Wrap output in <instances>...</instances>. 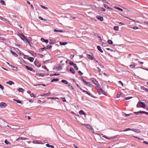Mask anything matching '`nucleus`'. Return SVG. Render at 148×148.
<instances>
[{
    "mask_svg": "<svg viewBox=\"0 0 148 148\" xmlns=\"http://www.w3.org/2000/svg\"><path fill=\"white\" fill-rule=\"evenodd\" d=\"M18 126H14V125H11L10 126V128L11 129H18Z\"/></svg>",
    "mask_w": 148,
    "mask_h": 148,
    "instance_id": "obj_11",
    "label": "nucleus"
},
{
    "mask_svg": "<svg viewBox=\"0 0 148 148\" xmlns=\"http://www.w3.org/2000/svg\"><path fill=\"white\" fill-rule=\"evenodd\" d=\"M11 53H12V55H13L14 56H15L17 57L18 56V55L15 52L12 51H10Z\"/></svg>",
    "mask_w": 148,
    "mask_h": 148,
    "instance_id": "obj_23",
    "label": "nucleus"
},
{
    "mask_svg": "<svg viewBox=\"0 0 148 148\" xmlns=\"http://www.w3.org/2000/svg\"><path fill=\"white\" fill-rule=\"evenodd\" d=\"M19 36L20 37L21 39L25 42H26L30 44V42L28 40L27 38L25 36L23 35L22 34H18Z\"/></svg>",
    "mask_w": 148,
    "mask_h": 148,
    "instance_id": "obj_1",
    "label": "nucleus"
},
{
    "mask_svg": "<svg viewBox=\"0 0 148 148\" xmlns=\"http://www.w3.org/2000/svg\"><path fill=\"white\" fill-rule=\"evenodd\" d=\"M60 99L62 100V101L63 102H66V99L64 97H60Z\"/></svg>",
    "mask_w": 148,
    "mask_h": 148,
    "instance_id": "obj_43",
    "label": "nucleus"
},
{
    "mask_svg": "<svg viewBox=\"0 0 148 148\" xmlns=\"http://www.w3.org/2000/svg\"><path fill=\"white\" fill-rule=\"evenodd\" d=\"M146 105L143 102H139L136 105V107L137 108H145Z\"/></svg>",
    "mask_w": 148,
    "mask_h": 148,
    "instance_id": "obj_3",
    "label": "nucleus"
},
{
    "mask_svg": "<svg viewBox=\"0 0 148 148\" xmlns=\"http://www.w3.org/2000/svg\"><path fill=\"white\" fill-rule=\"evenodd\" d=\"M48 99H54V97H49L47 98Z\"/></svg>",
    "mask_w": 148,
    "mask_h": 148,
    "instance_id": "obj_59",
    "label": "nucleus"
},
{
    "mask_svg": "<svg viewBox=\"0 0 148 148\" xmlns=\"http://www.w3.org/2000/svg\"><path fill=\"white\" fill-rule=\"evenodd\" d=\"M41 40L43 42L47 43L48 42V40H45L44 38H42L41 39Z\"/></svg>",
    "mask_w": 148,
    "mask_h": 148,
    "instance_id": "obj_12",
    "label": "nucleus"
},
{
    "mask_svg": "<svg viewBox=\"0 0 148 148\" xmlns=\"http://www.w3.org/2000/svg\"><path fill=\"white\" fill-rule=\"evenodd\" d=\"M46 146L47 147H50V145H50L49 144H46Z\"/></svg>",
    "mask_w": 148,
    "mask_h": 148,
    "instance_id": "obj_64",
    "label": "nucleus"
},
{
    "mask_svg": "<svg viewBox=\"0 0 148 148\" xmlns=\"http://www.w3.org/2000/svg\"><path fill=\"white\" fill-rule=\"evenodd\" d=\"M114 30L118 31L119 29V27L118 26H115L114 27Z\"/></svg>",
    "mask_w": 148,
    "mask_h": 148,
    "instance_id": "obj_31",
    "label": "nucleus"
},
{
    "mask_svg": "<svg viewBox=\"0 0 148 148\" xmlns=\"http://www.w3.org/2000/svg\"><path fill=\"white\" fill-rule=\"evenodd\" d=\"M52 47V46L51 45H48L46 46V48L48 49H51Z\"/></svg>",
    "mask_w": 148,
    "mask_h": 148,
    "instance_id": "obj_42",
    "label": "nucleus"
},
{
    "mask_svg": "<svg viewBox=\"0 0 148 148\" xmlns=\"http://www.w3.org/2000/svg\"><path fill=\"white\" fill-rule=\"evenodd\" d=\"M70 71L73 74H75V71L72 67H71L70 68Z\"/></svg>",
    "mask_w": 148,
    "mask_h": 148,
    "instance_id": "obj_13",
    "label": "nucleus"
},
{
    "mask_svg": "<svg viewBox=\"0 0 148 148\" xmlns=\"http://www.w3.org/2000/svg\"><path fill=\"white\" fill-rule=\"evenodd\" d=\"M108 42L110 44H112L113 43V42L111 40H109L108 41Z\"/></svg>",
    "mask_w": 148,
    "mask_h": 148,
    "instance_id": "obj_40",
    "label": "nucleus"
},
{
    "mask_svg": "<svg viewBox=\"0 0 148 148\" xmlns=\"http://www.w3.org/2000/svg\"><path fill=\"white\" fill-rule=\"evenodd\" d=\"M92 81L93 82V83L95 85H97L98 84V82L95 79H92Z\"/></svg>",
    "mask_w": 148,
    "mask_h": 148,
    "instance_id": "obj_17",
    "label": "nucleus"
},
{
    "mask_svg": "<svg viewBox=\"0 0 148 148\" xmlns=\"http://www.w3.org/2000/svg\"><path fill=\"white\" fill-rule=\"evenodd\" d=\"M100 9L101 11H106V10L104 8H103L101 7L100 8Z\"/></svg>",
    "mask_w": 148,
    "mask_h": 148,
    "instance_id": "obj_51",
    "label": "nucleus"
},
{
    "mask_svg": "<svg viewBox=\"0 0 148 148\" xmlns=\"http://www.w3.org/2000/svg\"><path fill=\"white\" fill-rule=\"evenodd\" d=\"M78 73L80 75H82L83 74V73H82L80 71H78Z\"/></svg>",
    "mask_w": 148,
    "mask_h": 148,
    "instance_id": "obj_56",
    "label": "nucleus"
},
{
    "mask_svg": "<svg viewBox=\"0 0 148 148\" xmlns=\"http://www.w3.org/2000/svg\"><path fill=\"white\" fill-rule=\"evenodd\" d=\"M99 64L100 66V67L101 68H104V66L100 64L99 63Z\"/></svg>",
    "mask_w": 148,
    "mask_h": 148,
    "instance_id": "obj_63",
    "label": "nucleus"
},
{
    "mask_svg": "<svg viewBox=\"0 0 148 148\" xmlns=\"http://www.w3.org/2000/svg\"><path fill=\"white\" fill-rule=\"evenodd\" d=\"M62 82L64 83L65 84H68V82L66 80H62Z\"/></svg>",
    "mask_w": 148,
    "mask_h": 148,
    "instance_id": "obj_27",
    "label": "nucleus"
},
{
    "mask_svg": "<svg viewBox=\"0 0 148 148\" xmlns=\"http://www.w3.org/2000/svg\"><path fill=\"white\" fill-rule=\"evenodd\" d=\"M13 100H14L15 101H16L17 102V103H21V101L20 100H17L15 99H13Z\"/></svg>",
    "mask_w": 148,
    "mask_h": 148,
    "instance_id": "obj_41",
    "label": "nucleus"
},
{
    "mask_svg": "<svg viewBox=\"0 0 148 148\" xmlns=\"http://www.w3.org/2000/svg\"><path fill=\"white\" fill-rule=\"evenodd\" d=\"M104 6L105 8H107L108 9H110V10H112V8L109 7L107 5H106V4H104Z\"/></svg>",
    "mask_w": 148,
    "mask_h": 148,
    "instance_id": "obj_24",
    "label": "nucleus"
},
{
    "mask_svg": "<svg viewBox=\"0 0 148 148\" xmlns=\"http://www.w3.org/2000/svg\"><path fill=\"white\" fill-rule=\"evenodd\" d=\"M114 8H115L116 9H118V10H120V11H123V10L122 9L120 8H119V7H116V6H114Z\"/></svg>",
    "mask_w": 148,
    "mask_h": 148,
    "instance_id": "obj_37",
    "label": "nucleus"
},
{
    "mask_svg": "<svg viewBox=\"0 0 148 148\" xmlns=\"http://www.w3.org/2000/svg\"><path fill=\"white\" fill-rule=\"evenodd\" d=\"M38 18L40 19V20H42L44 21H46V20L45 19H43L42 17L41 16H39Z\"/></svg>",
    "mask_w": 148,
    "mask_h": 148,
    "instance_id": "obj_48",
    "label": "nucleus"
},
{
    "mask_svg": "<svg viewBox=\"0 0 148 148\" xmlns=\"http://www.w3.org/2000/svg\"><path fill=\"white\" fill-rule=\"evenodd\" d=\"M36 76H41V77H43L44 76L43 74L42 73H36Z\"/></svg>",
    "mask_w": 148,
    "mask_h": 148,
    "instance_id": "obj_25",
    "label": "nucleus"
},
{
    "mask_svg": "<svg viewBox=\"0 0 148 148\" xmlns=\"http://www.w3.org/2000/svg\"><path fill=\"white\" fill-rule=\"evenodd\" d=\"M29 53L33 56H36V54L32 51H29Z\"/></svg>",
    "mask_w": 148,
    "mask_h": 148,
    "instance_id": "obj_21",
    "label": "nucleus"
},
{
    "mask_svg": "<svg viewBox=\"0 0 148 148\" xmlns=\"http://www.w3.org/2000/svg\"><path fill=\"white\" fill-rule=\"evenodd\" d=\"M129 130H131L136 132V133H140L141 132L140 130L139 129H130L128 128L123 131V132L127 131Z\"/></svg>",
    "mask_w": 148,
    "mask_h": 148,
    "instance_id": "obj_2",
    "label": "nucleus"
},
{
    "mask_svg": "<svg viewBox=\"0 0 148 148\" xmlns=\"http://www.w3.org/2000/svg\"><path fill=\"white\" fill-rule=\"evenodd\" d=\"M73 66L76 69V70H78V68L76 64H74Z\"/></svg>",
    "mask_w": 148,
    "mask_h": 148,
    "instance_id": "obj_38",
    "label": "nucleus"
},
{
    "mask_svg": "<svg viewBox=\"0 0 148 148\" xmlns=\"http://www.w3.org/2000/svg\"><path fill=\"white\" fill-rule=\"evenodd\" d=\"M96 18L98 19L101 21H102L103 20V17H102V16H97Z\"/></svg>",
    "mask_w": 148,
    "mask_h": 148,
    "instance_id": "obj_9",
    "label": "nucleus"
},
{
    "mask_svg": "<svg viewBox=\"0 0 148 148\" xmlns=\"http://www.w3.org/2000/svg\"><path fill=\"white\" fill-rule=\"evenodd\" d=\"M0 88L2 89L3 90L4 89V87L3 86L0 84Z\"/></svg>",
    "mask_w": 148,
    "mask_h": 148,
    "instance_id": "obj_55",
    "label": "nucleus"
},
{
    "mask_svg": "<svg viewBox=\"0 0 148 148\" xmlns=\"http://www.w3.org/2000/svg\"><path fill=\"white\" fill-rule=\"evenodd\" d=\"M75 64H74L73 62L72 61H70L69 63V64L71 66H73Z\"/></svg>",
    "mask_w": 148,
    "mask_h": 148,
    "instance_id": "obj_47",
    "label": "nucleus"
},
{
    "mask_svg": "<svg viewBox=\"0 0 148 148\" xmlns=\"http://www.w3.org/2000/svg\"><path fill=\"white\" fill-rule=\"evenodd\" d=\"M82 81L86 85H89L90 86H92V84H90V83L88 82L84 79H82Z\"/></svg>",
    "mask_w": 148,
    "mask_h": 148,
    "instance_id": "obj_10",
    "label": "nucleus"
},
{
    "mask_svg": "<svg viewBox=\"0 0 148 148\" xmlns=\"http://www.w3.org/2000/svg\"><path fill=\"white\" fill-rule=\"evenodd\" d=\"M130 68H133L135 66V65L134 64H131L130 65Z\"/></svg>",
    "mask_w": 148,
    "mask_h": 148,
    "instance_id": "obj_52",
    "label": "nucleus"
},
{
    "mask_svg": "<svg viewBox=\"0 0 148 148\" xmlns=\"http://www.w3.org/2000/svg\"><path fill=\"white\" fill-rule=\"evenodd\" d=\"M6 83L10 85H12V84H14L13 82L11 81L6 82Z\"/></svg>",
    "mask_w": 148,
    "mask_h": 148,
    "instance_id": "obj_15",
    "label": "nucleus"
},
{
    "mask_svg": "<svg viewBox=\"0 0 148 148\" xmlns=\"http://www.w3.org/2000/svg\"><path fill=\"white\" fill-rule=\"evenodd\" d=\"M1 20L2 21L5 22L6 23H7L8 22V21L7 20H6L5 18H3V17H2L1 19Z\"/></svg>",
    "mask_w": 148,
    "mask_h": 148,
    "instance_id": "obj_30",
    "label": "nucleus"
},
{
    "mask_svg": "<svg viewBox=\"0 0 148 148\" xmlns=\"http://www.w3.org/2000/svg\"><path fill=\"white\" fill-rule=\"evenodd\" d=\"M4 142L5 144H8L9 143V142L7 140H5Z\"/></svg>",
    "mask_w": 148,
    "mask_h": 148,
    "instance_id": "obj_54",
    "label": "nucleus"
},
{
    "mask_svg": "<svg viewBox=\"0 0 148 148\" xmlns=\"http://www.w3.org/2000/svg\"><path fill=\"white\" fill-rule=\"evenodd\" d=\"M7 123L3 120L0 119V125H1L3 127H6Z\"/></svg>",
    "mask_w": 148,
    "mask_h": 148,
    "instance_id": "obj_4",
    "label": "nucleus"
},
{
    "mask_svg": "<svg viewBox=\"0 0 148 148\" xmlns=\"http://www.w3.org/2000/svg\"><path fill=\"white\" fill-rule=\"evenodd\" d=\"M141 88L142 90H145L146 91H148V89H147V88H145L143 86H141Z\"/></svg>",
    "mask_w": 148,
    "mask_h": 148,
    "instance_id": "obj_26",
    "label": "nucleus"
},
{
    "mask_svg": "<svg viewBox=\"0 0 148 148\" xmlns=\"http://www.w3.org/2000/svg\"><path fill=\"white\" fill-rule=\"evenodd\" d=\"M101 44H102V45L103 47H106L107 46V44H106V43H104V42H102Z\"/></svg>",
    "mask_w": 148,
    "mask_h": 148,
    "instance_id": "obj_50",
    "label": "nucleus"
},
{
    "mask_svg": "<svg viewBox=\"0 0 148 148\" xmlns=\"http://www.w3.org/2000/svg\"><path fill=\"white\" fill-rule=\"evenodd\" d=\"M121 95V93L120 92L118 93L116 95V96H117V97L119 98V97H120V96Z\"/></svg>",
    "mask_w": 148,
    "mask_h": 148,
    "instance_id": "obj_39",
    "label": "nucleus"
},
{
    "mask_svg": "<svg viewBox=\"0 0 148 148\" xmlns=\"http://www.w3.org/2000/svg\"><path fill=\"white\" fill-rule=\"evenodd\" d=\"M88 58L91 60H93L94 59V58L93 56H92L90 55L87 54Z\"/></svg>",
    "mask_w": 148,
    "mask_h": 148,
    "instance_id": "obj_8",
    "label": "nucleus"
},
{
    "mask_svg": "<svg viewBox=\"0 0 148 148\" xmlns=\"http://www.w3.org/2000/svg\"><path fill=\"white\" fill-rule=\"evenodd\" d=\"M0 3H1V4L2 5H5V2L3 0H1V1H0Z\"/></svg>",
    "mask_w": 148,
    "mask_h": 148,
    "instance_id": "obj_35",
    "label": "nucleus"
},
{
    "mask_svg": "<svg viewBox=\"0 0 148 148\" xmlns=\"http://www.w3.org/2000/svg\"><path fill=\"white\" fill-rule=\"evenodd\" d=\"M83 125H84L88 129L90 130H91V131H93V129L91 125L90 124H83Z\"/></svg>",
    "mask_w": 148,
    "mask_h": 148,
    "instance_id": "obj_5",
    "label": "nucleus"
},
{
    "mask_svg": "<svg viewBox=\"0 0 148 148\" xmlns=\"http://www.w3.org/2000/svg\"><path fill=\"white\" fill-rule=\"evenodd\" d=\"M132 28L134 29H138V28L137 27H132Z\"/></svg>",
    "mask_w": 148,
    "mask_h": 148,
    "instance_id": "obj_58",
    "label": "nucleus"
},
{
    "mask_svg": "<svg viewBox=\"0 0 148 148\" xmlns=\"http://www.w3.org/2000/svg\"><path fill=\"white\" fill-rule=\"evenodd\" d=\"M102 137L106 138V139H109V140H111V139H112L113 138L112 137H111L110 138H108L106 137V136L105 135H103L102 136Z\"/></svg>",
    "mask_w": 148,
    "mask_h": 148,
    "instance_id": "obj_28",
    "label": "nucleus"
},
{
    "mask_svg": "<svg viewBox=\"0 0 148 148\" xmlns=\"http://www.w3.org/2000/svg\"><path fill=\"white\" fill-rule=\"evenodd\" d=\"M54 32H63V31L62 30H57L56 29H54L53 30Z\"/></svg>",
    "mask_w": 148,
    "mask_h": 148,
    "instance_id": "obj_29",
    "label": "nucleus"
},
{
    "mask_svg": "<svg viewBox=\"0 0 148 148\" xmlns=\"http://www.w3.org/2000/svg\"><path fill=\"white\" fill-rule=\"evenodd\" d=\"M27 59L31 62H33L34 60V58L31 57H29L27 58Z\"/></svg>",
    "mask_w": 148,
    "mask_h": 148,
    "instance_id": "obj_16",
    "label": "nucleus"
},
{
    "mask_svg": "<svg viewBox=\"0 0 148 148\" xmlns=\"http://www.w3.org/2000/svg\"><path fill=\"white\" fill-rule=\"evenodd\" d=\"M134 113L136 114L139 113L144 114L147 115H148V112H147L144 111H140L138 112H134Z\"/></svg>",
    "mask_w": 148,
    "mask_h": 148,
    "instance_id": "obj_7",
    "label": "nucleus"
},
{
    "mask_svg": "<svg viewBox=\"0 0 148 148\" xmlns=\"http://www.w3.org/2000/svg\"><path fill=\"white\" fill-rule=\"evenodd\" d=\"M43 68L44 69H46L47 71H49L48 69H47V68L46 67V66H43Z\"/></svg>",
    "mask_w": 148,
    "mask_h": 148,
    "instance_id": "obj_62",
    "label": "nucleus"
},
{
    "mask_svg": "<svg viewBox=\"0 0 148 148\" xmlns=\"http://www.w3.org/2000/svg\"><path fill=\"white\" fill-rule=\"evenodd\" d=\"M99 90L100 91H101L102 93H103L104 92L103 90L101 88H100V89Z\"/></svg>",
    "mask_w": 148,
    "mask_h": 148,
    "instance_id": "obj_61",
    "label": "nucleus"
},
{
    "mask_svg": "<svg viewBox=\"0 0 148 148\" xmlns=\"http://www.w3.org/2000/svg\"><path fill=\"white\" fill-rule=\"evenodd\" d=\"M97 48L101 52L103 53V50L101 49V47L99 46H97Z\"/></svg>",
    "mask_w": 148,
    "mask_h": 148,
    "instance_id": "obj_18",
    "label": "nucleus"
},
{
    "mask_svg": "<svg viewBox=\"0 0 148 148\" xmlns=\"http://www.w3.org/2000/svg\"><path fill=\"white\" fill-rule=\"evenodd\" d=\"M40 6L42 8H43L45 10H47L48 9V8L47 7L44 6L43 5H40Z\"/></svg>",
    "mask_w": 148,
    "mask_h": 148,
    "instance_id": "obj_32",
    "label": "nucleus"
},
{
    "mask_svg": "<svg viewBox=\"0 0 148 148\" xmlns=\"http://www.w3.org/2000/svg\"><path fill=\"white\" fill-rule=\"evenodd\" d=\"M18 91L20 92H23V89L22 88H19L18 89Z\"/></svg>",
    "mask_w": 148,
    "mask_h": 148,
    "instance_id": "obj_45",
    "label": "nucleus"
},
{
    "mask_svg": "<svg viewBox=\"0 0 148 148\" xmlns=\"http://www.w3.org/2000/svg\"><path fill=\"white\" fill-rule=\"evenodd\" d=\"M30 96L31 97H33L34 98L36 97V96L35 95H34V94L33 93H32L30 95Z\"/></svg>",
    "mask_w": 148,
    "mask_h": 148,
    "instance_id": "obj_49",
    "label": "nucleus"
},
{
    "mask_svg": "<svg viewBox=\"0 0 148 148\" xmlns=\"http://www.w3.org/2000/svg\"><path fill=\"white\" fill-rule=\"evenodd\" d=\"M132 98V97H127L125 98V100H129Z\"/></svg>",
    "mask_w": 148,
    "mask_h": 148,
    "instance_id": "obj_46",
    "label": "nucleus"
},
{
    "mask_svg": "<svg viewBox=\"0 0 148 148\" xmlns=\"http://www.w3.org/2000/svg\"><path fill=\"white\" fill-rule=\"evenodd\" d=\"M26 67L27 69L30 71H32L33 69L32 68L27 66H26Z\"/></svg>",
    "mask_w": 148,
    "mask_h": 148,
    "instance_id": "obj_20",
    "label": "nucleus"
},
{
    "mask_svg": "<svg viewBox=\"0 0 148 148\" xmlns=\"http://www.w3.org/2000/svg\"><path fill=\"white\" fill-rule=\"evenodd\" d=\"M10 66L13 68V70L16 71H17L18 70V68L16 67H15L12 65H10Z\"/></svg>",
    "mask_w": 148,
    "mask_h": 148,
    "instance_id": "obj_14",
    "label": "nucleus"
},
{
    "mask_svg": "<svg viewBox=\"0 0 148 148\" xmlns=\"http://www.w3.org/2000/svg\"><path fill=\"white\" fill-rule=\"evenodd\" d=\"M27 139L26 138L21 137L20 140H27Z\"/></svg>",
    "mask_w": 148,
    "mask_h": 148,
    "instance_id": "obj_53",
    "label": "nucleus"
},
{
    "mask_svg": "<svg viewBox=\"0 0 148 148\" xmlns=\"http://www.w3.org/2000/svg\"><path fill=\"white\" fill-rule=\"evenodd\" d=\"M82 90L83 92H86V93L88 95H90V94L89 92H87L86 90Z\"/></svg>",
    "mask_w": 148,
    "mask_h": 148,
    "instance_id": "obj_44",
    "label": "nucleus"
},
{
    "mask_svg": "<svg viewBox=\"0 0 148 148\" xmlns=\"http://www.w3.org/2000/svg\"><path fill=\"white\" fill-rule=\"evenodd\" d=\"M58 80H59V79L57 78L53 79L51 81V82H53L54 81H56V82L58 81Z\"/></svg>",
    "mask_w": 148,
    "mask_h": 148,
    "instance_id": "obj_34",
    "label": "nucleus"
},
{
    "mask_svg": "<svg viewBox=\"0 0 148 148\" xmlns=\"http://www.w3.org/2000/svg\"><path fill=\"white\" fill-rule=\"evenodd\" d=\"M79 114L81 115H82V114H84V115H86V113L84 112V111L82 110H80L79 111Z\"/></svg>",
    "mask_w": 148,
    "mask_h": 148,
    "instance_id": "obj_19",
    "label": "nucleus"
},
{
    "mask_svg": "<svg viewBox=\"0 0 148 148\" xmlns=\"http://www.w3.org/2000/svg\"><path fill=\"white\" fill-rule=\"evenodd\" d=\"M144 24L146 25H148V22L147 21H144Z\"/></svg>",
    "mask_w": 148,
    "mask_h": 148,
    "instance_id": "obj_60",
    "label": "nucleus"
},
{
    "mask_svg": "<svg viewBox=\"0 0 148 148\" xmlns=\"http://www.w3.org/2000/svg\"><path fill=\"white\" fill-rule=\"evenodd\" d=\"M67 44V42H60V45H66Z\"/></svg>",
    "mask_w": 148,
    "mask_h": 148,
    "instance_id": "obj_22",
    "label": "nucleus"
},
{
    "mask_svg": "<svg viewBox=\"0 0 148 148\" xmlns=\"http://www.w3.org/2000/svg\"><path fill=\"white\" fill-rule=\"evenodd\" d=\"M51 94V93L50 92H49L48 93H45V95L46 96H50Z\"/></svg>",
    "mask_w": 148,
    "mask_h": 148,
    "instance_id": "obj_36",
    "label": "nucleus"
},
{
    "mask_svg": "<svg viewBox=\"0 0 148 148\" xmlns=\"http://www.w3.org/2000/svg\"><path fill=\"white\" fill-rule=\"evenodd\" d=\"M74 56V55H71L70 56V58L71 59H72Z\"/></svg>",
    "mask_w": 148,
    "mask_h": 148,
    "instance_id": "obj_57",
    "label": "nucleus"
},
{
    "mask_svg": "<svg viewBox=\"0 0 148 148\" xmlns=\"http://www.w3.org/2000/svg\"><path fill=\"white\" fill-rule=\"evenodd\" d=\"M7 106L6 104L4 102H1L0 103V107L1 108H5Z\"/></svg>",
    "mask_w": 148,
    "mask_h": 148,
    "instance_id": "obj_6",
    "label": "nucleus"
},
{
    "mask_svg": "<svg viewBox=\"0 0 148 148\" xmlns=\"http://www.w3.org/2000/svg\"><path fill=\"white\" fill-rule=\"evenodd\" d=\"M118 83L120 85V86H123V83L121 81H119L118 82Z\"/></svg>",
    "mask_w": 148,
    "mask_h": 148,
    "instance_id": "obj_33",
    "label": "nucleus"
}]
</instances>
